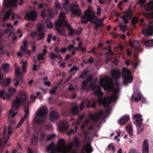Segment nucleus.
<instances>
[{
	"mask_svg": "<svg viewBox=\"0 0 153 153\" xmlns=\"http://www.w3.org/2000/svg\"><path fill=\"white\" fill-rule=\"evenodd\" d=\"M89 82L87 78L85 79L81 84V89L82 90L88 91L90 88L94 92L95 95L99 97H101L103 96L104 93L102 91L101 87L99 85H94L91 84L88 86L87 84Z\"/></svg>",
	"mask_w": 153,
	"mask_h": 153,
	"instance_id": "7ed1b4c3",
	"label": "nucleus"
},
{
	"mask_svg": "<svg viewBox=\"0 0 153 153\" xmlns=\"http://www.w3.org/2000/svg\"><path fill=\"white\" fill-rule=\"evenodd\" d=\"M57 88V87H53V88L49 91V92L51 94H53L55 93Z\"/></svg>",
	"mask_w": 153,
	"mask_h": 153,
	"instance_id": "603ef678",
	"label": "nucleus"
},
{
	"mask_svg": "<svg viewBox=\"0 0 153 153\" xmlns=\"http://www.w3.org/2000/svg\"><path fill=\"white\" fill-rule=\"evenodd\" d=\"M19 97H16L13 101V105L9 112V114H13L12 117H13L17 114V113H14L13 108H14L16 110L21 105H23L24 107V110L25 113V114L22 119L18 123L16 126V128H19L20 127L27 117L29 112V102L28 101L27 102H26L27 100L26 94L25 92L22 91L19 93Z\"/></svg>",
	"mask_w": 153,
	"mask_h": 153,
	"instance_id": "f257e3e1",
	"label": "nucleus"
},
{
	"mask_svg": "<svg viewBox=\"0 0 153 153\" xmlns=\"http://www.w3.org/2000/svg\"><path fill=\"white\" fill-rule=\"evenodd\" d=\"M68 127V124L64 121H62L60 123L59 127V130L61 131L66 130Z\"/></svg>",
	"mask_w": 153,
	"mask_h": 153,
	"instance_id": "b1692460",
	"label": "nucleus"
},
{
	"mask_svg": "<svg viewBox=\"0 0 153 153\" xmlns=\"http://www.w3.org/2000/svg\"><path fill=\"white\" fill-rule=\"evenodd\" d=\"M103 112L100 111L97 114L90 115L89 117L90 119L93 121L94 123H96L99 121L100 118L103 116Z\"/></svg>",
	"mask_w": 153,
	"mask_h": 153,
	"instance_id": "2eb2a0df",
	"label": "nucleus"
},
{
	"mask_svg": "<svg viewBox=\"0 0 153 153\" xmlns=\"http://www.w3.org/2000/svg\"><path fill=\"white\" fill-rule=\"evenodd\" d=\"M70 0H65V3L63 4L64 7H65L66 6H68L69 4V1Z\"/></svg>",
	"mask_w": 153,
	"mask_h": 153,
	"instance_id": "338daca9",
	"label": "nucleus"
},
{
	"mask_svg": "<svg viewBox=\"0 0 153 153\" xmlns=\"http://www.w3.org/2000/svg\"><path fill=\"white\" fill-rule=\"evenodd\" d=\"M8 91L10 93L13 94L15 93L16 91V89L14 88H10L8 89Z\"/></svg>",
	"mask_w": 153,
	"mask_h": 153,
	"instance_id": "5fc2aeb1",
	"label": "nucleus"
},
{
	"mask_svg": "<svg viewBox=\"0 0 153 153\" xmlns=\"http://www.w3.org/2000/svg\"><path fill=\"white\" fill-rule=\"evenodd\" d=\"M48 13L50 18H52L53 16V12L52 9H50L48 11Z\"/></svg>",
	"mask_w": 153,
	"mask_h": 153,
	"instance_id": "de8ad7c7",
	"label": "nucleus"
},
{
	"mask_svg": "<svg viewBox=\"0 0 153 153\" xmlns=\"http://www.w3.org/2000/svg\"><path fill=\"white\" fill-rule=\"evenodd\" d=\"M47 151L49 153L61 152L58 148L57 147L53 142L51 143L46 148Z\"/></svg>",
	"mask_w": 153,
	"mask_h": 153,
	"instance_id": "f8f14e48",
	"label": "nucleus"
},
{
	"mask_svg": "<svg viewBox=\"0 0 153 153\" xmlns=\"http://www.w3.org/2000/svg\"><path fill=\"white\" fill-rule=\"evenodd\" d=\"M65 143V140L63 139H61L59 140L58 142V144L59 145V147H58V148L60 149L61 152L64 151L65 153H66L67 151L66 150H64L63 148Z\"/></svg>",
	"mask_w": 153,
	"mask_h": 153,
	"instance_id": "a878e982",
	"label": "nucleus"
},
{
	"mask_svg": "<svg viewBox=\"0 0 153 153\" xmlns=\"http://www.w3.org/2000/svg\"><path fill=\"white\" fill-rule=\"evenodd\" d=\"M71 112L72 114L74 115H76L79 114V109L77 104H75L72 107L71 109Z\"/></svg>",
	"mask_w": 153,
	"mask_h": 153,
	"instance_id": "393cba45",
	"label": "nucleus"
},
{
	"mask_svg": "<svg viewBox=\"0 0 153 153\" xmlns=\"http://www.w3.org/2000/svg\"><path fill=\"white\" fill-rule=\"evenodd\" d=\"M56 135L54 134H52L48 136L46 138L47 141H49L55 137Z\"/></svg>",
	"mask_w": 153,
	"mask_h": 153,
	"instance_id": "8fccbe9b",
	"label": "nucleus"
},
{
	"mask_svg": "<svg viewBox=\"0 0 153 153\" xmlns=\"http://www.w3.org/2000/svg\"><path fill=\"white\" fill-rule=\"evenodd\" d=\"M88 74V71L85 70L81 72V74L79 75V77L80 78L83 79L86 77Z\"/></svg>",
	"mask_w": 153,
	"mask_h": 153,
	"instance_id": "37998d69",
	"label": "nucleus"
},
{
	"mask_svg": "<svg viewBox=\"0 0 153 153\" xmlns=\"http://www.w3.org/2000/svg\"><path fill=\"white\" fill-rule=\"evenodd\" d=\"M6 129L4 128L2 137L0 140V153H2L4 149V146L6 144L10 136L12 134V127L9 126L8 128V132L6 135Z\"/></svg>",
	"mask_w": 153,
	"mask_h": 153,
	"instance_id": "20e7f679",
	"label": "nucleus"
},
{
	"mask_svg": "<svg viewBox=\"0 0 153 153\" xmlns=\"http://www.w3.org/2000/svg\"><path fill=\"white\" fill-rule=\"evenodd\" d=\"M9 66V65L7 63H4L2 64V68L4 72L7 73L8 72Z\"/></svg>",
	"mask_w": 153,
	"mask_h": 153,
	"instance_id": "e433bc0d",
	"label": "nucleus"
},
{
	"mask_svg": "<svg viewBox=\"0 0 153 153\" xmlns=\"http://www.w3.org/2000/svg\"><path fill=\"white\" fill-rule=\"evenodd\" d=\"M133 14V13L131 10H128L126 12L125 15L122 16V18L123 19V20L125 24L128 23V20L130 19L131 18Z\"/></svg>",
	"mask_w": 153,
	"mask_h": 153,
	"instance_id": "4468645a",
	"label": "nucleus"
},
{
	"mask_svg": "<svg viewBox=\"0 0 153 153\" xmlns=\"http://www.w3.org/2000/svg\"><path fill=\"white\" fill-rule=\"evenodd\" d=\"M131 72L130 70L127 68H124L123 71L122 75L124 79L123 83L124 85H126L128 82L131 83L133 81V77L131 76Z\"/></svg>",
	"mask_w": 153,
	"mask_h": 153,
	"instance_id": "1a4fd4ad",
	"label": "nucleus"
},
{
	"mask_svg": "<svg viewBox=\"0 0 153 153\" xmlns=\"http://www.w3.org/2000/svg\"><path fill=\"white\" fill-rule=\"evenodd\" d=\"M84 14L85 15L82 17L81 19V22L82 24H86L89 21L91 22L93 19L95 18L94 14L89 9L86 10Z\"/></svg>",
	"mask_w": 153,
	"mask_h": 153,
	"instance_id": "0eeeda50",
	"label": "nucleus"
},
{
	"mask_svg": "<svg viewBox=\"0 0 153 153\" xmlns=\"http://www.w3.org/2000/svg\"><path fill=\"white\" fill-rule=\"evenodd\" d=\"M79 69V68L75 66H73L70 69V71L71 72L74 71H76Z\"/></svg>",
	"mask_w": 153,
	"mask_h": 153,
	"instance_id": "3c124183",
	"label": "nucleus"
},
{
	"mask_svg": "<svg viewBox=\"0 0 153 153\" xmlns=\"http://www.w3.org/2000/svg\"><path fill=\"white\" fill-rule=\"evenodd\" d=\"M55 30L57 33L61 36L65 34V30L64 26L66 27L69 30V35H72L74 34L75 31L72 27L68 24L65 20H61L58 18L55 24Z\"/></svg>",
	"mask_w": 153,
	"mask_h": 153,
	"instance_id": "f03ea898",
	"label": "nucleus"
},
{
	"mask_svg": "<svg viewBox=\"0 0 153 153\" xmlns=\"http://www.w3.org/2000/svg\"><path fill=\"white\" fill-rule=\"evenodd\" d=\"M22 62L23 63L22 69L23 71L25 72H26V65L27 64V62L26 61H22Z\"/></svg>",
	"mask_w": 153,
	"mask_h": 153,
	"instance_id": "49530a36",
	"label": "nucleus"
},
{
	"mask_svg": "<svg viewBox=\"0 0 153 153\" xmlns=\"http://www.w3.org/2000/svg\"><path fill=\"white\" fill-rule=\"evenodd\" d=\"M74 45H69L68 47L66 48L67 50L70 51L72 49H74Z\"/></svg>",
	"mask_w": 153,
	"mask_h": 153,
	"instance_id": "680f3d73",
	"label": "nucleus"
},
{
	"mask_svg": "<svg viewBox=\"0 0 153 153\" xmlns=\"http://www.w3.org/2000/svg\"><path fill=\"white\" fill-rule=\"evenodd\" d=\"M54 7L55 9L57 8L60 9L62 8V7L60 4L57 2L55 3Z\"/></svg>",
	"mask_w": 153,
	"mask_h": 153,
	"instance_id": "864d4df0",
	"label": "nucleus"
},
{
	"mask_svg": "<svg viewBox=\"0 0 153 153\" xmlns=\"http://www.w3.org/2000/svg\"><path fill=\"white\" fill-rule=\"evenodd\" d=\"M126 130L128 133L129 136L131 137H132L133 136V130L132 127L131 125H128L126 128Z\"/></svg>",
	"mask_w": 153,
	"mask_h": 153,
	"instance_id": "c9c22d12",
	"label": "nucleus"
},
{
	"mask_svg": "<svg viewBox=\"0 0 153 153\" xmlns=\"http://www.w3.org/2000/svg\"><path fill=\"white\" fill-rule=\"evenodd\" d=\"M73 142L74 146L76 148H79L81 145V141L79 139L76 137L74 138Z\"/></svg>",
	"mask_w": 153,
	"mask_h": 153,
	"instance_id": "cd10ccee",
	"label": "nucleus"
},
{
	"mask_svg": "<svg viewBox=\"0 0 153 153\" xmlns=\"http://www.w3.org/2000/svg\"><path fill=\"white\" fill-rule=\"evenodd\" d=\"M138 17L134 16L132 19L131 24L133 25H135L138 22Z\"/></svg>",
	"mask_w": 153,
	"mask_h": 153,
	"instance_id": "79ce46f5",
	"label": "nucleus"
},
{
	"mask_svg": "<svg viewBox=\"0 0 153 153\" xmlns=\"http://www.w3.org/2000/svg\"><path fill=\"white\" fill-rule=\"evenodd\" d=\"M5 92L4 90H2L0 92V96L1 97H2L3 100H5V97H4V95Z\"/></svg>",
	"mask_w": 153,
	"mask_h": 153,
	"instance_id": "e2e57ef3",
	"label": "nucleus"
},
{
	"mask_svg": "<svg viewBox=\"0 0 153 153\" xmlns=\"http://www.w3.org/2000/svg\"><path fill=\"white\" fill-rule=\"evenodd\" d=\"M44 26L42 24H39L38 26L37 32H44Z\"/></svg>",
	"mask_w": 153,
	"mask_h": 153,
	"instance_id": "c03bdc74",
	"label": "nucleus"
},
{
	"mask_svg": "<svg viewBox=\"0 0 153 153\" xmlns=\"http://www.w3.org/2000/svg\"><path fill=\"white\" fill-rule=\"evenodd\" d=\"M51 59H54L56 58V55L53 52H51L50 55Z\"/></svg>",
	"mask_w": 153,
	"mask_h": 153,
	"instance_id": "0e129e2a",
	"label": "nucleus"
},
{
	"mask_svg": "<svg viewBox=\"0 0 153 153\" xmlns=\"http://www.w3.org/2000/svg\"><path fill=\"white\" fill-rule=\"evenodd\" d=\"M45 133L44 132H42L41 133L40 137V139L41 141H43L44 140V138L45 137Z\"/></svg>",
	"mask_w": 153,
	"mask_h": 153,
	"instance_id": "6e6d98bb",
	"label": "nucleus"
},
{
	"mask_svg": "<svg viewBox=\"0 0 153 153\" xmlns=\"http://www.w3.org/2000/svg\"><path fill=\"white\" fill-rule=\"evenodd\" d=\"M100 83L105 90L109 91L112 88V81L108 76H106L101 79L100 80Z\"/></svg>",
	"mask_w": 153,
	"mask_h": 153,
	"instance_id": "6e6552de",
	"label": "nucleus"
},
{
	"mask_svg": "<svg viewBox=\"0 0 153 153\" xmlns=\"http://www.w3.org/2000/svg\"><path fill=\"white\" fill-rule=\"evenodd\" d=\"M59 17L60 18H62V20H65V14L63 13H59ZM61 20V19H60Z\"/></svg>",
	"mask_w": 153,
	"mask_h": 153,
	"instance_id": "69168bd1",
	"label": "nucleus"
},
{
	"mask_svg": "<svg viewBox=\"0 0 153 153\" xmlns=\"http://www.w3.org/2000/svg\"><path fill=\"white\" fill-rule=\"evenodd\" d=\"M145 10L146 11H150L153 10V1H151L147 4L145 7Z\"/></svg>",
	"mask_w": 153,
	"mask_h": 153,
	"instance_id": "c756f323",
	"label": "nucleus"
},
{
	"mask_svg": "<svg viewBox=\"0 0 153 153\" xmlns=\"http://www.w3.org/2000/svg\"><path fill=\"white\" fill-rule=\"evenodd\" d=\"M142 15L146 17L150 24L153 23V12L150 13L142 12Z\"/></svg>",
	"mask_w": 153,
	"mask_h": 153,
	"instance_id": "6ab92c4d",
	"label": "nucleus"
},
{
	"mask_svg": "<svg viewBox=\"0 0 153 153\" xmlns=\"http://www.w3.org/2000/svg\"><path fill=\"white\" fill-rule=\"evenodd\" d=\"M71 11L75 15L79 16L81 12L79 5L76 3L71 4L70 6Z\"/></svg>",
	"mask_w": 153,
	"mask_h": 153,
	"instance_id": "9b49d317",
	"label": "nucleus"
},
{
	"mask_svg": "<svg viewBox=\"0 0 153 153\" xmlns=\"http://www.w3.org/2000/svg\"><path fill=\"white\" fill-rule=\"evenodd\" d=\"M98 20L97 19V18L95 16V18H94L92 21L91 23L94 24L96 26L95 29L96 30H97L98 28L100 27H102V25L101 24H99L96 21H98Z\"/></svg>",
	"mask_w": 153,
	"mask_h": 153,
	"instance_id": "2f4dec72",
	"label": "nucleus"
},
{
	"mask_svg": "<svg viewBox=\"0 0 153 153\" xmlns=\"http://www.w3.org/2000/svg\"><path fill=\"white\" fill-rule=\"evenodd\" d=\"M126 52L127 56H130L131 55L132 52L129 48H127L126 51Z\"/></svg>",
	"mask_w": 153,
	"mask_h": 153,
	"instance_id": "13d9d810",
	"label": "nucleus"
},
{
	"mask_svg": "<svg viewBox=\"0 0 153 153\" xmlns=\"http://www.w3.org/2000/svg\"><path fill=\"white\" fill-rule=\"evenodd\" d=\"M133 118L135 124L138 127L137 129L138 133L141 132L143 130V128H141L143 120L142 115L140 114H136L133 116Z\"/></svg>",
	"mask_w": 153,
	"mask_h": 153,
	"instance_id": "9d476101",
	"label": "nucleus"
},
{
	"mask_svg": "<svg viewBox=\"0 0 153 153\" xmlns=\"http://www.w3.org/2000/svg\"><path fill=\"white\" fill-rule=\"evenodd\" d=\"M11 10L7 12L6 13L3 18V21H5L7 19H9V17L11 15Z\"/></svg>",
	"mask_w": 153,
	"mask_h": 153,
	"instance_id": "58836bf2",
	"label": "nucleus"
},
{
	"mask_svg": "<svg viewBox=\"0 0 153 153\" xmlns=\"http://www.w3.org/2000/svg\"><path fill=\"white\" fill-rule=\"evenodd\" d=\"M131 98L134 101H137L140 100L141 94L140 93H134L132 95Z\"/></svg>",
	"mask_w": 153,
	"mask_h": 153,
	"instance_id": "c85d7f7f",
	"label": "nucleus"
},
{
	"mask_svg": "<svg viewBox=\"0 0 153 153\" xmlns=\"http://www.w3.org/2000/svg\"><path fill=\"white\" fill-rule=\"evenodd\" d=\"M38 140V137H36L35 134H33L32 139L31 140V143H33L34 142H36Z\"/></svg>",
	"mask_w": 153,
	"mask_h": 153,
	"instance_id": "4d7b16f0",
	"label": "nucleus"
},
{
	"mask_svg": "<svg viewBox=\"0 0 153 153\" xmlns=\"http://www.w3.org/2000/svg\"><path fill=\"white\" fill-rule=\"evenodd\" d=\"M118 95V90L116 89L113 92L111 96L107 97L104 99L100 98L98 100L99 104H102L103 106H108L112 102L117 101Z\"/></svg>",
	"mask_w": 153,
	"mask_h": 153,
	"instance_id": "39448f33",
	"label": "nucleus"
},
{
	"mask_svg": "<svg viewBox=\"0 0 153 153\" xmlns=\"http://www.w3.org/2000/svg\"><path fill=\"white\" fill-rule=\"evenodd\" d=\"M15 66H16V69L15 70V73L16 74V77H23L22 74L20 73L19 69V67L17 66V64L15 63Z\"/></svg>",
	"mask_w": 153,
	"mask_h": 153,
	"instance_id": "4c0bfd02",
	"label": "nucleus"
},
{
	"mask_svg": "<svg viewBox=\"0 0 153 153\" xmlns=\"http://www.w3.org/2000/svg\"><path fill=\"white\" fill-rule=\"evenodd\" d=\"M45 55V53H42L38 55L37 59L38 61L43 60L44 59V56Z\"/></svg>",
	"mask_w": 153,
	"mask_h": 153,
	"instance_id": "09e8293b",
	"label": "nucleus"
},
{
	"mask_svg": "<svg viewBox=\"0 0 153 153\" xmlns=\"http://www.w3.org/2000/svg\"><path fill=\"white\" fill-rule=\"evenodd\" d=\"M59 114L55 110H53L51 112L50 118L51 121H56L59 117Z\"/></svg>",
	"mask_w": 153,
	"mask_h": 153,
	"instance_id": "aec40b11",
	"label": "nucleus"
},
{
	"mask_svg": "<svg viewBox=\"0 0 153 153\" xmlns=\"http://www.w3.org/2000/svg\"><path fill=\"white\" fill-rule=\"evenodd\" d=\"M1 68H0V83L2 86L7 87L10 84L11 80L9 78H7L2 80L3 79V76L1 74Z\"/></svg>",
	"mask_w": 153,
	"mask_h": 153,
	"instance_id": "dca6fc26",
	"label": "nucleus"
},
{
	"mask_svg": "<svg viewBox=\"0 0 153 153\" xmlns=\"http://www.w3.org/2000/svg\"><path fill=\"white\" fill-rule=\"evenodd\" d=\"M67 50L66 48H62L61 49H60V52L62 53H65Z\"/></svg>",
	"mask_w": 153,
	"mask_h": 153,
	"instance_id": "774afa93",
	"label": "nucleus"
},
{
	"mask_svg": "<svg viewBox=\"0 0 153 153\" xmlns=\"http://www.w3.org/2000/svg\"><path fill=\"white\" fill-rule=\"evenodd\" d=\"M47 27L49 29H51L53 27V25L50 20L47 19L46 20Z\"/></svg>",
	"mask_w": 153,
	"mask_h": 153,
	"instance_id": "ea45409f",
	"label": "nucleus"
},
{
	"mask_svg": "<svg viewBox=\"0 0 153 153\" xmlns=\"http://www.w3.org/2000/svg\"><path fill=\"white\" fill-rule=\"evenodd\" d=\"M47 108L45 107L41 109L37 113L35 117V120L36 122L39 125L42 124L46 120V118L45 115L48 113Z\"/></svg>",
	"mask_w": 153,
	"mask_h": 153,
	"instance_id": "423d86ee",
	"label": "nucleus"
},
{
	"mask_svg": "<svg viewBox=\"0 0 153 153\" xmlns=\"http://www.w3.org/2000/svg\"><path fill=\"white\" fill-rule=\"evenodd\" d=\"M52 37V35L51 34H50L48 36L47 38V41L48 43H50Z\"/></svg>",
	"mask_w": 153,
	"mask_h": 153,
	"instance_id": "052dcab7",
	"label": "nucleus"
},
{
	"mask_svg": "<svg viewBox=\"0 0 153 153\" xmlns=\"http://www.w3.org/2000/svg\"><path fill=\"white\" fill-rule=\"evenodd\" d=\"M142 153H149V143L148 140L145 139L142 145Z\"/></svg>",
	"mask_w": 153,
	"mask_h": 153,
	"instance_id": "412c9836",
	"label": "nucleus"
},
{
	"mask_svg": "<svg viewBox=\"0 0 153 153\" xmlns=\"http://www.w3.org/2000/svg\"><path fill=\"white\" fill-rule=\"evenodd\" d=\"M129 119V117L127 115H125L120 119L119 121V123L121 125H123Z\"/></svg>",
	"mask_w": 153,
	"mask_h": 153,
	"instance_id": "7c9ffc66",
	"label": "nucleus"
},
{
	"mask_svg": "<svg viewBox=\"0 0 153 153\" xmlns=\"http://www.w3.org/2000/svg\"><path fill=\"white\" fill-rule=\"evenodd\" d=\"M17 1L18 0H5L3 2V6L5 8L16 7Z\"/></svg>",
	"mask_w": 153,
	"mask_h": 153,
	"instance_id": "ddd939ff",
	"label": "nucleus"
},
{
	"mask_svg": "<svg viewBox=\"0 0 153 153\" xmlns=\"http://www.w3.org/2000/svg\"><path fill=\"white\" fill-rule=\"evenodd\" d=\"M36 36L39 37L38 38L39 40H41L45 37V34L44 32H37V33H35Z\"/></svg>",
	"mask_w": 153,
	"mask_h": 153,
	"instance_id": "473e14b6",
	"label": "nucleus"
},
{
	"mask_svg": "<svg viewBox=\"0 0 153 153\" xmlns=\"http://www.w3.org/2000/svg\"><path fill=\"white\" fill-rule=\"evenodd\" d=\"M143 34L147 36H152L153 35V25H151L147 28L142 30Z\"/></svg>",
	"mask_w": 153,
	"mask_h": 153,
	"instance_id": "a211bd4d",
	"label": "nucleus"
},
{
	"mask_svg": "<svg viewBox=\"0 0 153 153\" xmlns=\"http://www.w3.org/2000/svg\"><path fill=\"white\" fill-rule=\"evenodd\" d=\"M146 47H151L153 46V39L149 40L145 42H142Z\"/></svg>",
	"mask_w": 153,
	"mask_h": 153,
	"instance_id": "f704fd0d",
	"label": "nucleus"
},
{
	"mask_svg": "<svg viewBox=\"0 0 153 153\" xmlns=\"http://www.w3.org/2000/svg\"><path fill=\"white\" fill-rule=\"evenodd\" d=\"M14 80L16 81V82L14 84L15 86H16L19 85V82L21 83H22L23 82V77H16V78L14 79Z\"/></svg>",
	"mask_w": 153,
	"mask_h": 153,
	"instance_id": "72a5a7b5",
	"label": "nucleus"
},
{
	"mask_svg": "<svg viewBox=\"0 0 153 153\" xmlns=\"http://www.w3.org/2000/svg\"><path fill=\"white\" fill-rule=\"evenodd\" d=\"M25 17L27 20H34L37 17V13L34 11H31L25 14Z\"/></svg>",
	"mask_w": 153,
	"mask_h": 153,
	"instance_id": "f3484780",
	"label": "nucleus"
},
{
	"mask_svg": "<svg viewBox=\"0 0 153 153\" xmlns=\"http://www.w3.org/2000/svg\"><path fill=\"white\" fill-rule=\"evenodd\" d=\"M111 74L112 77L115 79H119L121 76V73L117 69H114L112 70Z\"/></svg>",
	"mask_w": 153,
	"mask_h": 153,
	"instance_id": "4be33fe9",
	"label": "nucleus"
},
{
	"mask_svg": "<svg viewBox=\"0 0 153 153\" xmlns=\"http://www.w3.org/2000/svg\"><path fill=\"white\" fill-rule=\"evenodd\" d=\"M7 28L4 30V33L9 34V36H10L12 33H13L14 34V30L12 25L9 23L7 24Z\"/></svg>",
	"mask_w": 153,
	"mask_h": 153,
	"instance_id": "5701e85b",
	"label": "nucleus"
},
{
	"mask_svg": "<svg viewBox=\"0 0 153 153\" xmlns=\"http://www.w3.org/2000/svg\"><path fill=\"white\" fill-rule=\"evenodd\" d=\"M94 61V58L92 57H91L88 59V61L87 62H85V63L86 64H87L88 63H89L91 64Z\"/></svg>",
	"mask_w": 153,
	"mask_h": 153,
	"instance_id": "bf43d9fd",
	"label": "nucleus"
},
{
	"mask_svg": "<svg viewBox=\"0 0 153 153\" xmlns=\"http://www.w3.org/2000/svg\"><path fill=\"white\" fill-rule=\"evenodd\" d=\"M82 149L84 151L86 150L87 153H91L93 151L92 148L89 143H87L86 145H83Z\"/></svg>",
	"mask_w": 153,
	"mask_h": 153,
	"instance_id": "bb28decb",
	"label": "nucleus"
},
{
	"mask_svg": "<svg viewBox=\"0 0 153 153\" xmlns=\"http://www.w3.org/2000/svg\"><path fill=\"white\" fill-rule=\"evenodd\" d=\"M96 106V102L95 101H94L93 102L91 103V102L89 101L87 105V107L88 108H94Z\"/></svg>",
	"mask_w": 153,
	"mask_h": 153,
	"instance_id": "a19ab883",
	"label": "nucleus"
},
{
	"mask_svg": "<svg viewBox=\"0 0 153 153\" xmlns=\"http://www.w3.org/2000/svg\"><path fill=\"white\" fill-rule=\"evenodd\" d=\"M108 149L109 151H111L113 153L114 152L115 147L112 143H111L109 144L108 146Z\"/></svg>",
	"mask_w": 153,
	"mask_h": 153,
	"instance_id": "a18cd8bd",
	"label": "nucleus"
}]
</instances>
